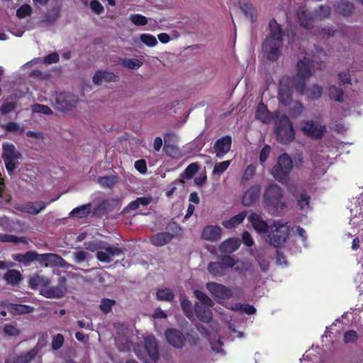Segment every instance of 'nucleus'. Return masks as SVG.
I'll use <instances>...</instances> for the list:
<instances>
[{
  "mask_svg": "<svg viewBox=\"0 0 363 363\" xmlns=\"http://www.w3.org/2000/svg\"><path fill=\"white\" fill-rule=\"evenodd\" d=\"M241 242L238 238H229L220 245V250L224 253H233L240 246Z\"/></svg>",
  "mask_w": 363,
  "mask_h": 363,
  "instance_id": "27",
  "label": "nucleus"
},
{
  "mask_svg": "<svg viewBox=\"0 0 363 363\" xmlns=\"http://www.w3.org/2000/svg\"><path fill=\"white\" fill-rule=\"evenodd\" d=\"M301 130L305 135L315 139H320L324 135L326 128L325 125L319 124L314 121H306L303 122Z\"/></svg>",
  "mask_w": 363,
  "mask_h": 363,
  "instance_id": "9",
  "label": "nucleus"
},
{
  "mask_svg": "<svg viewBox=\"0 0 363 363\" xmlns=\"http://www.w3.org/2000/svg\"><path fill=\"white\" fill-rule=\"evenodd\" d=\"M311 66L315 67V64H313L310 58L304 57L303 60H301L297 62L296 75L309 78L312 75L310 68Z\"/></svg>",
  "mask_w": 363,
  "mask_h": 363,
  "instance_id": "20",
  "label": "nucleus"
},
{
  "mask_svg": "<svg viewBox=\"0 0 363 363\" xmlns=\"http://www.w3.org/2000/svg\"><path fill=\"white\" fill-rule=\"evenodd\" d=\"M121 65L129 69H137L143 65V62L135 58H124L121 60Z\"/></svg>",
  "mask_w": 363,
  "mask_h": 363,
  "instance_id": "45",
  "label": "nucleus"
},
{
  "mask_svg": "<svg viewBox=\"0 0 363 363\" xmlns=\"http://www.w3.org/2000/svg\"><path fill=\"white\" fill-rule=\"evenodd\" d=\"M67 279L65 277H60L56 286L43 288L40 294L48 298H60L67 292Z\"/></svg>",
  "mask_w": 363,
  "mask_h": 363,
  "instance_id": "6",
  "label": "nucleus"
},
{
  "mask_svg": "<svg viewBox=\"0 0 363 363\" xmlns=\"http://www.w3.org/2000/svg\"><path fill=\"white\" fill-rule=\"evenodd\" d=\"M6 308L8 311L13 315L28 314L34 311V308L33 306L26 304L9 303L6 305Z\"/></svg>",
  "mask_w": 363,
  "mask_h": 363,
  "instance_id": "24",
  "label": "nucleus"
},
{
  "mask_svg": "<svg viewBox=\"0 0 363 363\" xmlns=\"http://www.w3.org/2000/svg\"><path fill=\"white\" fill-rule=\"evenodd\" d=\"M180 305L186 317L190 318V316L192 315V306L191 301L187 298H184L181 301Z\"/></svg>",
  "mask_w": 363,
  "mask_h": 363,
  "instance_id": "59",
  "label": "nucleus"
},
{
  "mask_svg": "<svg viewBox=\"0 0 363 363\" xmlns=\"http://www.w3.org/2000/svg\"><path fill=\"white\" fill-rule=\"evenodd\" d=\"M53 107L57 111L66 112L72 110L78 101V97L71 93L60 92L52 96Z\"/></svg>",
  "mask_w": 363,
  "mask_h": 363,
  "instance_id": "5",
  "label": "nucleus"
},
{
  "mask_svg": "<svg viewBox=\"0 0 363 363\" xmlns=\"http://www.w3.org/2000/svg\"><path fill=\"white\" fill-rule=\"evenodd\" d=\"M281 44L278 42H271V40L264 41L262 49L269 60L276 61L279 58L281 55L280 47Z\"/></svg>",
  "mask_w": 363,
  "mask_h": 363,
  "instance_id": "16",
  "label": "nucleus"
},
{
  "mask_svg": "<svg viewBox=\"0 0 363 363\" xmlns=\"http://www.w3.org/2000/svg\"><path fill=\"white\" fill-rule=\"evenodd\" d=\"M232 145V138L230 135H225L218 139L213 145L216 156L222 158L230 150Z\"/></svg>",
  "mask_w": 363,
  "mask_h": 363,
  "instance_id": "15",
  "label": "nucleus"
},
{
  "mask_svg": "<svg viewBox=\"0 0 363 363\" xmlns=\"http://www.w3.org/2000/svg\"><path fill=\"white\" fill-rule=\"evenodd\" d=\"M38 351L39 350L35 347L28 352L6 359L5 363H30L37 356Z\"/></svg>",
  "mask_w": 363,
  "mask_h": 363,
  "instance_id": "18",
  "label": "nucleus"
},
{
  "mask_svg": "<svg viewBox=\"0 0 363 363\" xmlns=\"http://www.w3.org/2000/svg\"><path fill=\"white\" fill-rule=\"evenodd\" d=\"M21 157V154L16 150L14 145L10 143L3 144V159H19Z\"/></svg>",
  "mask_w": 363,
  "mask_h": 363,
  "instance_id": "33",
  "label": "nucleus"
},
{
  "mask_svg": "<svg viewBox=\"0 0 363 363\" xmlns=\"http://www.w3.org/2000/svg\"><path fill=\"white\" fill-rule=\"evenodd\" d=\"M267 236L271 245L277 248L281 247L289 238V228L286 223H284L281 220H275L270 225Z\"/></svg>",
  "mask_w": 363,
  "mask_h": 363,
  "instance_id": "3",
  "label": "nucleus"
},
{
  "mask_svg": "<svg viewBox=\"0 0 363 363\" xmlns=\"http://www.w3.org/2000/svg\"><path fill=\"white\" fill-rule=\"evenodd\" d=\"M40 264L50 262L54 264H59L61 262H63L64 259L60 255L53 253H45V254H38L35 259ZM47 267L48 264H45Z\"/></svg>",
  "mask_w": 363,
  "mask_h": 363,
  "instance_id": "26",
  "label": "nucleus"
},
{
  "mask_svg": "<svg viewBox=\"0 0 363 363\" xmlns=\"http://www.w3.org/2000/svg\"><path fill=\"white\" fill-rule=\"evenodd\" d=\"M297 17L302 27L308 30L313 27V23L315 20L313 12L309 11L305 6L298 7Z\"/></svg>",
  "mask_w": 363,
  "mask_h": 363,
  "instance_id": "14",
  "label": "nucleus"
},
{
  "mask_svg": "<svg viewBox=\"0 0 363 363\" xmlns=\"http://www.w3.org/2000/svg\"><path fill=\"white\" fill-rule=\"evenodd\" d=\"M164 336L168 343L174 348L181 349L186 343L184 335L178 329L167 328L164 332Z\"/></svg>",
  "mask_w": 363,
  "mask_h": 363,
  "instance_id": "10",
  "label": "nucleus"
},
{
  "mask_svg": "<svg viewBox=\"0 0 363 363\" xmlns=\"http://www.w3.org/2000/svg\"><path fill=\"white\" fill-rule=\"evenodd\" d=\"M269 111L263 103L259 104L256 113V118L263 123H267L269 121Z\"/></svg>",
  "mask_w": 363,
  "mask_h": 363,
  "instance_id": "46",
  "label": "nucleus"
},
{
  "mask_svg": "<svg viewBox=\"0 0 363 363\" xmlns=\"http://www.w3.org/2000/svg\"><path fill=\"white\" fill-rule=\"evenodd\" d=\"M194 294L196 298L201 301V303L206 306L212 307L214 303L211 298H210L204 292L200 290H195Z\"/></svg>",
  "mask_w": 363,
  "mask_h": 363,
  "instance_id": "49",
  "label": "nucleus"
},
{
  "mask_svg": "<svg viewBox=\"0 0 363 363\" xmlns=\"http://www.w3.org/2000/svg\"><path fill=\"white\" fill-rule=\"evenodd\" d=\"M247 219L257 233L262 235H267L270 225L262 218L260 214L252 212Z\"/></svg>",
  "mask_w": 363,
  "mask_h": 363,
  "instance_id": "11",
  "label": "nucleus"
},
{
  "mask_svg": "<svg viewBox=\"0 0 363 363\" xmlns=\"http://www.w3.org/2000/svg\"><path fill=\"white\" fill-rule=\"evenodd\" d=\"M0 241L3 242L26 243L25 237H18L15 235L4 234L0 236Z\"/></svg>",
  "mask_w": 363,
  "mask_h": 363,
  "instance_id": "48",
  "label": "nucleus"
},
{
  "mask_svg": "<svg viewBox=\"0 0 363 363\" xmlns=\"http://www.w3.org/2000/svg\"><path fill=\"white\" fill-rule=\"evenodd\" d=\"M327 57V53L325 50L319 46L314 45V50H313V56L311 59L313 64H315V68L319 70H323L325 69L326 65L325 62L320 60V58H325Z\"/></svg>",
  "mask_w": 363,
  "mask_h": 363,
  "instance_id": "21",
  "label": "nucleus"
},
{
  "mask_svg": "<svg viewBox=\"0 0 363 363\" xmlns=\"http://www.w3.org/2000/svg\"><path fill=\"white\" fill-rule=\"evenodd\" d=\"M271 151L272 147L269 145H265L262 147L259 153V162L261 163H264L267 161V160L269 157Z\"/></svg>",
  "mask_w": 363,
  "mask_h": 363,
  "instance_id": "63",
  "label": "nucleus"
},
{
  "mask_svg": "<svg viewBox=\"0 0 363 363\" xmlns=\"http://www.w3.org/2000/svg\"><path fill=\"white\" fill-rule=\"evenodd\" d=\"M358 335L356 331L354 330H348L344 334V342L346 343H353L355 342L357 340Z\"/></svg>",
  "mask_w": 363,
  "mask_h": 363,
  "instance_id": "64",
  "label": "nucleus"
},
{
  "mask_svg": "<svg viewBox=\"0 0 363 363\" xmlns=\"http://www.w3.org/2000/svg\"><path fill=\"white\" fill-rule=\"evenodd\" d=\"M328 94L330 99L337 102H342L344 101V91L342 88L337 87L335 85H331L328 89Z\"/></svg>",
  "mask_w": 363,
  "mask_h": 363,
  "instance_id": "39",
  "label": "nucleus"
},
{
  "mask_svg": "<svg viewBox=\"0 0 363 363\" xmlns=\"http://www.w3.org/2000/svg\"><path fill=\"white\" fill-rule=\"evenodd\" d=\"M291 194L296 199L300 211L307 213L308 211L311 210V196L307 193L305 189L295 187L294 189L291 190Z\"/></svg>",
  "mask_w": 363,
  "mask_h": 363,
  "instance_id": "8",
  "label": "nucleus"
},
{
  "mask_svg": "<svg viewBox=\"0 0 363 363\" xmlns=\"http://www.w3.org/2000/svg\"><path fill=\"white\" fill-rule=\"evenodd\" d=\"M293 168V160L289 155L281 153L277 158V164L272 167L271 174L277 182L284 184L289 179Z\"/></svg>",
  "mask_w": 363,
  "mask_h": 363,
  "instance_id": "2",
  "label": "nucleus"
},
{
  "mask_svg": "<svg viewBox=\"0 0 363 363\" xmlns=\"http://www.w3.org/2000/svg\"><path fill=\"white\" fill-rule=\"evenodd\" d=\"M46 207V204L43 201H36V202H28L26 203L22 204L17 208L21 212L29 213L31 215H37L41 211L45 209Z\"/></svg>",
  "mask_w": 363,
  "mask_h": 363,
  "instance_id": "19",
  "label": "nucleus"
},
{
  "mask_svg": "<svg viewBox=\"0 0 363 363\" xmlns=\"http://www.w3.org/2000/svg\"><path fill=\"white\" fill-rule=\"evenodd\" d=\"M90 211L91 204L88 203L74 208L71 211V215L73 216H77L78 218H84L86 217L90 213Z\"/></svg>",
  "mask_w": 363,
  "mask_h": 363,
  "instance_id": "43",
  "label": "nucleus"
},
{
  "mask_svg": "<svg viewBox=\"0 0 363 363\" xmlns=\"http://www.w3.org/2000/svg\"><path fill=\"white\" fill-rule=\"evenodd\" d=\"M335 9L336 13L347 17L353 12L354 5L346 0H341L335 5Z\"/></svg>",
  "mask_w": 363,
  "mask_h": 363,
  "instance_id": "28",
  "label": "nucleus"
},
{
  "mask_svg": "<svg viewBox=\"0 0 363 363\" xmlns=\"http://www.w3.org/2000/svg\"><path fill=\"white\" fill-rule=\"evenodd\" d=\"M221 236V228L217 225H207L202 231L201 237L203 240L217 241Z\"/></svg>",
  "mask_w": 363,
  "mask_h": 363,
  "instance_id": "23",
  "label": "nucleus"
},
{
  "mask_svg": "<svg viewBox=\"0 0 363 363\" xmlns=\"http://www.w3.org/2000/svg\"><path fill=\"white\" fill-rule=\"evenodd\" d=\"M240 7L243 13L250 19L252 22L257 20V12L250 3H240Z\"/></svg>",
  "mask_w": 363,
  "mask_h": 363,
  "instance_id": "36",
  "label": "nucleus"
},
{
  "mask_svg": "<svg viewBox=\"0 0 363 363\" xmlns=\"http://www.w3.org/2000/svg\"><path fill=\"white\" fill-rule=\"evenodd\" d=\"M233 311H241L248 315H252L256 313V308L248 303H236L235 307L232 308Z\"/></svg>",
  "mask_w": 363,
  "mask_h": 363,
  "instance_id": "47",
  "label": "nucleus"
},
{
  "mask_svg": "<svg viewBox=\"0 0 363 363\" xmlns=\"http://www.w3.org/2000/svg\"><path fill=\"white\" fill-rule=\"evenodd\" d=\"M306 77H303L301 76L296 75L294 76L292 79V85L296 89V91L300 94L301 95H303L305 94V91L306 90Z\"/></svg>",
  "mask_w": 363,
  "mask_h": 363,
  "instance_id": "35",
  "label": "nucleus"
},
{
  "mask_svg": "<svg viewBox=\"0 0 363 363\" xmlns=\"http://www.w3.org/2000/svg\"><path fill=\"white\" fill-rule=\"evenodd\" d=\"M145 347L151 359L157 361L159 359L158 345L153 335L145 338Z\"/></svg>",
  "mask_w": 363,
  "mask_h": 363,
  "instance_id": "22",
  "label": "nucleus"
},
{
  "mask_svg": "<svg viewBox=\"0 0 363 363\" xmlns=\"http://www.w3.org/2000/svg\"><path fill=\"white\" fill-rule=\"evenodd\" d=\"M230 160H225L223 162H220L218 163H216L214 166L213 173L214 174H223L230 166Z\"/></svg>",
  "mask_w": 363,
  "mask_h": 363,
  "instance_id": "55",
  "label": "nucleus"
},
{
  "mask_svg": "<svg viewBox=\"0 0 363 363\" xmlns=\"http://www.w3.org/2000/svg\"><path fill=\"white\" fill-rule=\"evenodd\" d=\"M289 77H282L279 86V100L285 106L290 104L292 101V91L289 86Z\"/></svg>",
  "mask_w": 363,
  "mask_h": 363,
  "instance_id": "12",
  "label": "nucleus"
},
{
  "mask_svg": "<svg viewBox=\"0 0 363 363\" xmlns=\"http://www.w3.org/2000/svg\"><path fill=\"white\" fill-rule=\"evenodd\" d=\"M261 185L254 184L248 188L243 194L242 203L245 206H250L260 197Z\"/></svg>",
  "mask_w": 363,
  "mask_h": 363,
  "instance_id": "13",
  "label": "nucleus"
},
{
  "mask_svg": "<svg viewBox=\"0 0 363 363\" xmlns=\"http://www.w3.org/2000/svg\"><path fill=\"white\" fill-rule=\"evenodd\" d=\"M220 264L222 266L225 268H232L235 264V260L230 255H224L220 257Z\"/></svg>",
  "mask_w": 363,
  "mask_h": 363,
  "instance_id": "61",
  "label": "nucleus"
},
{
  "mask_svg": "<svg viewBox=\"0 0 363 363\" xmlns=\"http://www.w3.org/2000/svg\"><path fill=\"white\" fill-rule=\"evenodd\" d=\"M247 214V211H243L239 213L238 214L233 216L229 220L224 221L223 223V225L226 228H233L235 227L236 225L242 223L243 222V220H245V218H246Z\"/></svg>",
  "mask_w": 363,
  "mask_h": 363,
  "instance_id": "34",
  "label": "nucleus"
},
{
  "mask_svg": "<svg viewBox=\"0 0 363 363\" xmlns=\"http://www.w3.org/2000/svg\"><path fill=\"white\" fill-rule=\"evenodd\" d=\"M174 235L169 232L158 233L150 238L151 243L157 247H162L169 243Z\"/></svg>",
  "mask_w": 363,
  "mask_h": 363,
  "instance_id": "25",
  "label": "nucleus"
},
{
  "mask_svg": "<svg viewBox=\"0 0 363 363\" xmlns=\"http://www.w3.org/2000/svg\"><path fill=\"white\" fill-rule=\"evenodd\" d=\"M17 105L15 102H4L0 108V113L1 115H7L15 110Z\"/></svg>",
  "mask_w": 363,
  "mask_h": 363,
  "instance_id": "57",
  "label": "nucleus"
},
{
  "mask_svg": "<svg viewBox=\"0 0 363 363\" xmlns=\"http://www.w3.org/2000/svg\"><path fill=\"white\" fill-rule=\"evenodd\" d=\"M50 284V280L44 276L35 274L29 279L28 286L32 289H36L38 286L47 287Z\"/></svg>",
  "mask_w": 363,
  "mask_h": 363,
  "instance_id": "32",
  "label": "nucleus"
},
{
  "mask_svg": "<svg viewBox=\"0 0 363 363\" xmlns=\"http://www.w3.org/2000/svg\"><path fill=\"white\" fill-rule=\"evenodd\" d=\"M129 20L137 26H143L147 23V18L138 13L131 14Z\"/></svg>",
  "mask_w": 363,
  "mask_h": 363,
  "instance_id": "51",
  "label": "nucleus"
},
{
  "mask_svg": "<svg viewBox=\"0 0 363 363\" xmlns=\"http://www.w3.org/2000/svg\"><path fill=\"white\" fill-rule=\"evenodd\" d=\"M64 337L62 334H57L52 337V348L53 350H59L64 343Z\"/></svg>",
  "mask_w": 363,
  "mask_h": 363,
  "instance_id": "60",
  "label": "nucleus"
},
{
  "mask_svg": "<svg viewBox=\"0 0 363 363\" xmlns=\"http://www.w3.org/2000/svg\"><path fill=\"white\" fill-rule=\"evenodd\" d=\"M4 279L12 286H18L23 279L21 273L17 269H9L4 275Z\"/></svg>",
  "mask_w": 363,
  "mask_h": 363,
  "instance_id": "31",
  "label": "nucleus"
},
{
  "mask_svg": "<svg viewBox=\"0 0 363 363\" xmlns=\"http://www.w3.org/2000/svg\"><path fill=\"white\" fill-rule=\"evenodd\" d=\"M164 150L171 157H176L179 155V149L174 145L165 144Z\"/></svg>",
  "mask_w": 363,
  "mask_h": 363,
  "instance_id": "62",
  "label": "nucleus"
},
{
  "mask_svg": "<svg viewBox=\"0 0 363 363\" xmlns=\"http://www.w3.org/2000/svg\"><path fill=\"white\" fill-rule=\"evenodd\" d=\"M195 313L197 318L203 323H209L211 321L213 318L212 311L211 309L206 306L196 304L195 305Z\"/></svg>",
  "mask_w": 363,
  "mask_h": 363,
  "instance_id": "29",
  "label": "nucleus"
},
{
  "mask_svg": "<svg viewBox=\"0 0 363 363\" xmlns=\"http://www.w3.org/2000/svg\"><path fill=\"white\" fill-rule=\"evenodd\" d=\"M140 40L143 43L148 47H154L157 44L156 38L148 33H143L140 36Z\"/></svg>",
  "mask_w": 363,
  "mask_h": 363,
  "instance_id": "52",
  "label": "nucleus"
},
{
  "mask_svg": "<svg viewBox=\"0 0 363 363\" xmlns=\"http://www.w3.org/2000/svg\"><path fill=\"white\" fill-rule=\"evenodd\" d=\"M207 269H208V271L209 272V273L211 274H212L213 276H215V277L223 276L224 274V272H225L224 267L222 266V264H220V262H210L208 264Z\"/></svg>",
  "mask_w": 363,
  "mask_h": 363,
  "instance_id": "42",
  "label": "nucleus"
},
{
  "mask_svg": "<svg viewBox=\"0 0 363 363\" xmlns=\"http://www.w3.org/2000/svg\"><path fill=\"white\" fill-rule=\"evenodd\" d=\"M156 297L159 301H172L174 298V294L171 289H160L157 291Z\"/></svg>",
  "mask_w": 363,
  "mask_h": 363,
  "instance_id": "40",
  "label": "nucleus"
},
{
  "mask_svg": "<svg viewBox=\"0 0 363 363\" xmlns=\"http://www.w3.org/2000/svg\"><path fill=\"white\" fill-rule=\"evenodd\" d=\"M116 303V301L110 298H103L101 301L99 308L102 312L107 314L111 311L112 306Z\"/></svg>",
  "mask_w": 363,
  "mask_h": 363,
  "instance_id": "53",
  "label": "nucleus"
},
{
  "mask_svg": "<svg viewBox=\"0 0 363 363\" xmlns=\"http://www.w3.org/2000/svg\"><path fill=\"white\" fill-rule=\"evenodd\" d=\"M206 288L211 294L218 300H226L233 296L232 290L221 284L216 282H208L206 284Z\"/></svg>",
  "mask_w": 363,
  "mask_h": 363,
  "instance_id": "7",
  "label": "nucleus"
},
{
  "mask_svg": "<svg viewBox=\"0 0 363 363\" xmlns=\"http://www.w3.org/2000/svg\"><path fill=\"white\" fill-rule=\"evenodd\" d=\"M262 203L264 209L272 216H280L286 208L284 191L278 184L272 183L265 186Z\"/></svg>",
  "mask_w": 363,
  "mask_h": 363,
  "instance_id": "1",
  "label": "nucleus"
},
{
  "mask_svg": "<svg viewBox=\"0 0 363 363\" xmlns=\"http://www.w3.org/2000/svg\"><path fill=\"white\" fill-rule=\"evenodd\" d=\"M276 135L277 141L283 145H288L295 138V132L289 118L281 115L277 122Z\"/></svg>",
  "mask_w": 363,
  "mask_h": 363,
  "instance_id": "4",
  "label": "nucleus"
},
{
  "mask_svg": "<svg viewBox=\"0 0 363 363\" xmlns=\"http://www.w3.org/2000/svg\"><path fill=\"white\" fill-rule=\"evenodd\" d=\"M269 35L265 40H271V42L283 43L284 32L281 25L272 18L269 23Z\"/></svg>",
  "mask_w": 363,
  "mask_h": 363,
  "instance_id": "17",
  "label": "nucleus"
},
{
  "mask_svg": "<svg viewBox=\"0 0 363 363\" xmlns=\"http://www.w3.org/2000/svg\"><path fill=\"white\" fill-rule=\"evenodd\" d=\"M331 9L327 5H320L318 8L315 9L313 14L315 20L322 21L330 17Z\"/></svg>",
  "mask_w": 363,
  "mask_h": 363,
  "instance_id": "38",
  "label": "nucleus"
},
{
  "mask_svg": "<svg viewBox=\"0 0 363 363\" xmlns=\"http://www.w3.org/2000/svg\"><path fill=\"white\" fill-rule=\"evenodd\" d=\"M338 79L340 81V85H345L347 84H351V74H350V70L349 69H347L342 72H340L338 74Z\"/></svg>",
  "mask_w": 363,
  "mask_h": 363,
  "instance_id": "56",
  "label": "nucleus"
},
{
  "mask_svg": "<svg viewBox=\"0 0 363 363\" xmlns=\"http://www.w3.org/2000/svg\"><path fill=\"white\" fill-rule=\"evenodd\" d=\"M1 127L7 132L18 133L20 135L24 131L23 128L21 127L16 122H9L6 124L1 125Z\"/></svg>",
  "mask_w": 363,
  "mask_h": 363,
  "instance_id": "50",
  "label": "nucleus"
},
{
  "mask_svg": "<svg viewBox=\"0 0 363 363\" xmlns=\"http://www.w3.org/2000/svg\"><path fill=\"white\" fill-rule=\"evenodd\" d=\"M99 249H101L106 251L111 258L114 256H118L124 254V249L111 245H104L102 246H99Z\"/></svg>",
  "mask_w": 363,
  "mask_h": 363,
  "instance_id": "44",
  "label": "nucleus"
},
{
  "mask_svg": "<svg viewBox=\"0 0 363 363\" xmlns=\"http://www.w3.org/2000/svg\"><path fill=\"white\" fill-rule=\"evenodd\" d=\"M33 111L35 113H43L48 116L52 115L53 113L49 106L40 104H34L33 107Z\"/></svg>",
  "mask_w": 363,
  "mask_h": 363,
  "instance_id": "58",
  "label": "nucleus"
},
{
  "mask_svg": "<svg viewBox=\"0 0 363 363\" xmlns=\"http://www.w3.org/2000/svg\"><path fill=\"white\" fill-rule=\"evenodd\" d=\"M199 170V164L197 162L191 163L186 167L184 172L181 174L182 180L184 179H191Z\"/></svg>",
  "mask_w": 363,
  "mask_h": 363,
  "instance_id": "41",
  "label": "nucleus"
},
{
  "mask_svg": "<svg viewBox=\"0 0 363 363\" xmlns=\"http://www.w3.org/2000/svg\"><path fill=\"white\" fill-rule=\"evenodd\" d=\"M309 100H315L321 97L323 94V88L318 84H313L305 91Z\"/></svg>",
  "mask_w": 363,
  "mask_h": 363,
  "instance_id": "37",
  "label": "nucleus"
},
{
  "mask_svg": "<svg viewBox=\"0 0 363 363\" xmlns=\"http://www.w3.org/2000/svg\"><path fill=\"white\" fill-rule=\"evenodd\" d=\"M31 13L32 9L28 4H23L16 10V16L19 18H24L30 16Z\"/></svg>",
  "mask_w": 363,
  "mask_h": 363,
  "instance_id": "54",
  "label": "nucleus"
},
{
  "mask_svg": "<svg viewBox=\"0 0 363 363\" xmlns=\"http://www.w3.org/2000/svg\"><path fill=\"white\" fill-rule=\"evenodd\" d=\"M37 252L35 251H28L24 254H16L12 255L13 260L23 263L25 266H29L30 263L35 261Z\"/></svg>",
  "mask_w": 363,
  "mask_h": 363,
  "instance_id": "30",
  "label": "nucleus"
}]
</instances>
